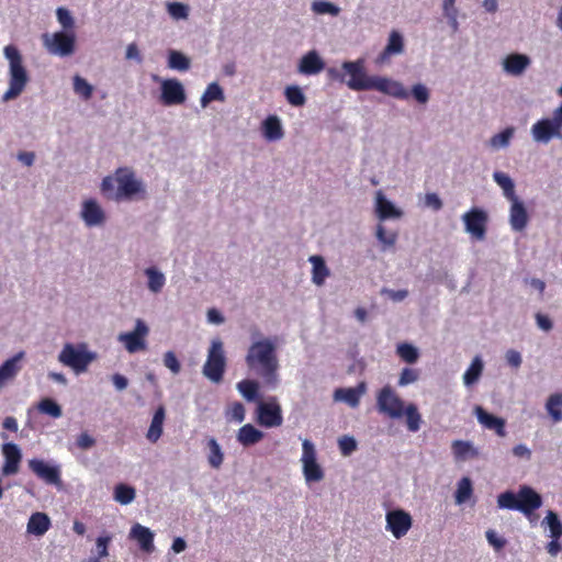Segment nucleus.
Here are the masks:
<instances>
[{
    "mask_svg": "<svg viewBox=\"0 0 562 562\" xmlns=\"http://www.w3.org/2000/svg\"><path fill=\"white\" fill-rule=\"evenodd\" d=\"M327 76L333 81L346 83L353 91L376 90L393 98L405 100L408 92L404 86L396 81L381 76H368L363 59L344 61L341 68L330 67Z\"/></svg>",
    "mask_w": 562,
    "mask_h": 562,
    "instance_id": "nucleus-1",
    "label": "nucleus"
},
{
    "mask_svg": "<svg viewBox=\"0 0 562 562\" xmlns=\"http://www.w3.org/2000/svg\"><path fill=\"white\" fill-rule=\"evenodd\" d=\"M246 363L249 370L256 372L265 386L276 389L279 384V361L276 352V345L266 338L250 345Z\"/></svg>",
    "mask_w": 562,
    "mask_h": 562,
    "instance_id": "nucleus-2",
    "label": "nucleus"
},
{
    "mask_svg": "<svg viewBox=\"0 0 562 562\" xmlns=\"http://www.w3.org/2000/svg\"><path fill=\"white\" fill-rule=\"evenodd\" d=\"M3 54L9 61V88L2 97V100L7 102L16 99L24 91L30 77L16 46L7 45Z\"/></svg>",
    "mask_w": 562,
    "mask_h": 562,
    "instance_id": "nucleus-3",
    "label": "nucleus"
},
{
    "mask_svg": "<svg viewBox=\"0 0 562 562\" xmlns=\"http://www.w3.org/2000/svg\"><path fill=\"white\" fill-rule=\"evenodd\" d=\"M94 359L95 355L89 351L85 344L75 346L67 342L58 356L59 362L71 368L77 374L86 372Z\"/></svg>",
    "mask_w": 562,
    "mask_h": 562,
    "instance_id": "nucleus-4",
    "label": "nucleus"
},
{
    "mask_svg": "<svg viewBox=\"0 0 562 562\" xmlns=\"http://www.w3.org/2000/svg\"><path fill=\"white\" fill-rule=\"evenodd\" d=\"M226 369V357L223 342L214 339L209 348L207 358L203 366V374L213 383H220Z\"/></svg>",
    "mask_w": 562,
    "mask_h": 562,
    "instance_id": "nucleus-5",
    "label": "nucleus"
},
{
    "mask_svg": "<svg viewBox=\"0 0 562 562\" xmlns=\"http://www.w3.org/2000/svg\"><path fill=\"white\" fill-rule=\"evenodd\" d=\"M378 411L391 418L404 416V402L390 386H383L376 395Z\"/></svg>",
    "mask_w": 562,
    "mask_h": 562,
    "instance_id": "nucleus-6",
    "label": "nucleus"
},
{
    "mask_svg": "<svg viewBox=\"0 0 562 562\" xmlns=\"http://www.w3.org/2000/svg\"><path fill=\"white\" fill-rule=\"evenodd\" d=\"M115 180L117 183L115 201L130 200L133 195L143 191L142 182L135 178V173L130 168L122 167L116 169Z\"/></svg>",
    "mask_w": 562,
    "mask_h": 562,
    "instance_id": "nucleus-7",
    "label": "nucleus"
},
{
    "mask_svg": "<svg viewBox=\"0 0 562 562\" xmlns=\"http://www.w3.org/2000/svg\"><path fill=\"white\" fill-rule=\"evenodd\" d=\"M303 474L307 482H318L324 479V471L316 460V449L312 441L304 439L302 442Z\"/></svg>",
    "mask_w": 562,
    "mask_h": 562,
    "instance_id": "nucleus-8",
    "label": "nucleus"
},
{
    "mask_svg": "<svg viewBox=\"0 0 562 562\" xmlns=\"http://www.w3.org/2000/svg\"><path fill=\"white\" fill-rule=\"evenodd\" d=\"M43 41L50 54L69 56L75 52L76 36L74 33L56 32L52 36L44 34Z\"/></svg>",
    "mask_w": 562,
    "mask_h": 562,
    "instance_id": "nucleus-9",
    "label": "nucleus"
},
{
    "mask_svg": "<svg viewBox=\"0 0 562 562\" xmlns=\"http://www.w3.org/2000/svg\"><path fill=\"white\" fill-rule=\"evenodd\" d=\"M385 520L386 530L396 539L403 538L413 525L412 516L404 509H393L387 512Z\"/></svg>",
    "mask_w": 562,
    "mask_h": 562,
    "instance_id": "nucleus-10",
    "label": "nucleus"
},
{
    "mask_svg": "<svg viewBox=\"0 0 562 562\" xmlns=\"http://www.w3.org/2000/svg\"><path fill=\"white\" fill-rule=\"evenodd\" d=\"M147 335V325L142 319H137L134 330L120 334L119 340L124 344L130 353H134L146 348L145 337Z\"/></svg>",
    "mask_w": 562,
    "mask_h": 562,
    "instance_id": "nucleus-11",
    "label": "nucleus"
},
{
    "mask_svg": "<svg viewBox=\"0 0 562 562\" xmlns=\"http://www.w3.org/2000/svg\"><path fill=\"white\" fill-rule=\"evenodd\" d=\"M462 220L465 225V229L473 237L481 240L485 237L487 214L485 211L479 207H472L470 211L463 214Z\"/></svg>",
    "mask_w": 562,
    "mask_h": 562,
    "instance_id": "nucleus-12",
    "label": "nucleus"
},
{
    "mask_svg": "<svg viewBox=\"0 0 562 562\" xmlns=\"http://www.w3.org/2000/svg\"><path fill=\"white\" fill-rule=\"evenodd\" d=\"M283 422L281 407L273 397L270 402H260L258 405V423L265 427H278Z\"/></svg>",
    "mask_w": 562,
    "mask_h": 562,
    "instance_id": "nucleus-13",
    "label": "nucleus"
},
{
    "mask_svg": "<svg viewBox=\"0 0 562 562\" xmlns=\"http://www.w3.org/2000/svg\"><path fill=\"white\" fill-rule=\"evenodd\" d=\"M187 99L182 83L177 79H166L161 82L160 101L164 105L182 104Z\"/></svg>",
    "mask_w": 562,
    "mask_h": 562,
    "instance_id": "nucleus-14",
    "label": "nucleus"
},
{
    "mask_svg": "<svg viewBox=\"0 0 562 562\" xmlns=\"http://www.w3.org/2000/svg\"><path fill=\"white\" fill-rule=\"evenodd\" d=\"M531 134L538 143H549L552 138H562V130L551 120L541 119L531 127Z\"/></svg>",
    "mask_w": 562,
    "mask_h": 562,
    "instance_id": "nucleus-15",
    "label": "nucleus"
},
{
    "mask_svg": "<svg viewBox=\"0 0 562 562\" xmlns=\"http://www.w3.org/2000/svg\"><path fill=\"white\" fill-rule=\"evenodd\" d=\"M30 470L41 480L47 484L60 483V471L57 467L49 465L44 460L31 459L29 460Z\"/></svg>",
    "mask_w": 562,
    "mask_h": 562,
    "instance_id": "nucleus-16",
    "label": "nucleus"
},
{
    "mask_svg": "<svg viewBox=\"0 0 562 562\" xmlns=\"http://www.w3.org/2000/svg\"><path fill=\"white\" fill-rule=\"evenodd\" d=\"M2 454L4 462L2 465L3 475H13L19 472L20 463L22 460V453L18 445L13 442H5L2 445Z\"/></svg>",
    "mask_w": 562,
    "mask_h": 562,
    "instance_id": "nucleus-17",
    "label": "nucleus"
},
{
    "mask_svg": "<svg viewBox=\"0 0 562 562\" xmlns=\"http://www.w3.org/2000/svg\"><path fill=\"white\" fill-rule=\"evenodd\" d=\"M518 510L525 515H530L541 507V496L529 486H521L517 493Z\"/></svg>",
    "mask_w": 562,
    "mask_h": 562,
    "instance_id": "nucleus-18",
    "label": "nucleus"
},
{
    "mask_svg": "<svg viewBox=\"0 0 562 562\" xmlns=\"http://www.w3.org/2000/svg\"><path fill=\"white\" fill-rule=\"evenodd\" d=\"M81 217L89 227L102 225L105 221L104 211L93 199L82 203Z\"/></svg>",
    "mask_w": 562,
    "mask_h": 562,
    "instance_id": "nucleus-19",
    "label": "nucleus"
},
{
    "mask_svg": "<svg viewBox=\"0 0 562 562\" xmlns=\"http://www.w3.org/2000/svg\"><path fill=\"white\" fill-rule=\"evenodd\" d=\"M24 357V352L21 351L10 359L5 360L0 367V390L3 389L8 383L12 382L22 367L20 364Z\"/></svg>",
    "mask_w": 562,
    "mask_h": 562,
    "instance_id": "nucleus-20",
    "label": "nucleus"
},
{
    "mask_svg": "<svg viewBox=\"0 0 562 562\" xmlns=\"http://www.w3.org/2000/svg\"><path fill=\"white\" fill-rule=\"evenodd\" d=\"M475 414L477 417V420L481 425H483L485 428L490 430H494L497 436L505 437L506 430L505 425L506 422L502 417L494 416L493 414L487 413L485 409H483L481 406H477L475 408Z\"/></svg>",
    "mask_w": 562,
    "mask_h": 562,
    "instance_id": "nucleus-21",
    "label": "nucleus"
},
{
    "mask_svg": "<svg viewBox=\"0 0 562 562\" xmlns=\"http://www.w3.org/2000/svg\"><path fill=\"white\" fill-rule=\"evenodd\" d=\"M512 202L509 210V222L512 228L516 232H521L528 224V213L524 203L518 199L509 200Z\"/></svg>",
    "mask_w": 562,
    "mask_h": 562,
    "instance_id": "nucleus-22",
    "label": "nucleus"
},
{
    "mask_svg": "<svg viewBox=\"0 0 562 562\" xmlns=\"http://www.w3.org/2000/svg\"><path fill=\"white\" fill-rule=\"evenodd\" d=\"M531 60L524 54H509L503 61L504 70L512 76H520L528 68Z\"/></svg>",
    "mask_w": 562,
    "mask_h": 562,
    "instance_id": "nucleus-23",
    "label": "nucleus"
},
{
    "mask_svg": "<svg viewBox=\"0 0 562 562\" xmlns=\"http://www.w3.org/2000/svg\"><path fill=\"white\" fill-rule=\"evenodd\" d=\"M325 68L324 60L316 50L306 53L300 60L299 71L303 75H316Z\"/></svg>",
    "mask_w": 562,
    "mask_h": 562,
    "instance_id": "nucleus-24",
    "label": "nucleus"
},
{
    "mask_svg": "<svg viewBox=\"0 0 562 562\" xmlns=\"http://www.w3.org/2000/svg\"><path fill=\"white\" fill-rule=\"evenodd\" d=\"M131 537L138 542L142 550L146 552L154 550V533L147 527L135 524L131 529Z\"/></svg>",
    "mask_w": 562,
    "mask_h": 562,
    "instance_id": "nucleus-25",
    "label": "nucleus"
},
{
    "mask_svg": "<svg viewBox=\"0 0 562 562\" xmlns=\"http://www.w3.org/2000/svg\"><path fill=\"white\" fill-rule=\"evenodd\" d=\"M366 391L364 383H360L357 387L337 389L335 391V400L344 401L351 407H357L360 403V397Z\"/></svg>",
    "mask_w": 562,
    "mask_h": 562,
    "instance_id": "nucleus-26",
    "label": "nucleus"
},
{
    "mask_svg": "<svg viewBox=\"0 0 562 562\" xmlns=\"http://www.w3.org/2000/svg\"><path fill=\"white\" fill-rule=\"evenodd\" d=\"M165 418H166V409H165V407L162 405H160L156 409V412H155V414L153 416L150 426H149V428L147 430V434H146V438L150 442L155 443L161 437Z\"/></svg>",
    "mask_w": 562,
    "mask_h": 562,
    "instance_id": "nucleus-27",
    "label": "nucleus"
},
{
    "mask_svg": "<svg viewBox=\"0 0 562 562\" xmlns=\"http://www.w3.org/2000/svg\"><path fill=\"white\" fill-rule=\"evenodd\" d=\"M404 50V40L400 32L392 31L383 52L380 54V60L384 61L393 55L401 54Z\"/></svg>",
    "mask_w": 562,
    "mask_h": 562,
    "instance_id": "nucleus-28",
    "label": "nucleus"
},
{
    "mask_svg": "<svg viewBox=\"0 0 562 562\" xmlns=\"http://www.w3.org/2000/svg\"><path fill=\"white\" fill-rule=\"evenodd\" d=\"M50 527L49 517L44 513H34L27 522V532L35 536H43Z\"/></svg>",
    "mask_w": 562,
    "mask_h": 562,
    "instance_id": "nucleus-29",
    "label": "nucleus"
},
{
    "mask_svg": "<svg viewBox=\"0 0 562 562\" xmlns=\"http://www.w3.org/2000/svg\"><path fill=\"white\" fill-rule=\"evenodd\" d=\"M376 213L380 220H387L391 217H400L401 211L397 210L381 191L376 192Z\"/></svg>",
    "mask_w": 562,
    "mask_h": 562,
    "instance_id": "nucleus-30",
    "label": "nucleus"
},
{
    "mask_svg": "<svg viewBox=\"0 0 562 562\" xmlns=\"http://www.w3.org/2000/svg\"><path fill=\"white\" fill-rule=\"evenodd\" d=\"M263 438V432L251 424H246L239 428L237 440L245 447L255 445Z\"/></svg>",
    "mask_w": 562,
    "mask_h": 562,
    "instance_id": "nucleus-31",
    "label": "nucleus"
},
{
    "mask_svg": "<svg viewBox=\"0 0 562 562\" xmlns=\"http://www.w3.org/2000/svg\"><path fill=\"white\" fill-rule=\"evenodd\" d=\"M263 135L269 140H278L283 137L281 122L277 115L268 116L262 123Z\"/></svg>",
    "mask_w": 562,
    "mask_h": 562,
    "instance_id": "nucleus-32",
    "label": "nucleus"
},
{
    "mask_svg": "<svg viewBox=\"0 0 562 562\" xmlns=\"http://www.w3.org/2000/svg\"><path fill=\"white\" fill-rule=\"evenodd\" d=\"M310 261L313 265L312 280L315 284L322 285L325 279L329 276V270L321 256H312Z\"/></svg>",
    "mask_w": 562,
    "mask_h": 562,
    "instance_id": "nucleus-33",
    "label": "nucleus"
},
{
    "mask_svg": "<svg viewBox=\"0 0 562 562\" xmlns=\"http://www.w3.org/2000/svg\"><path fill=\"white\" fill-rule=\"evenodd\" d=\"M493 179L502 188L503 193L507 200H514V198H517L515 193L514 181L507 173L495 171L493 173Z\"/></svg>",
    "mask_w": 562,
    "mask_h": 562,
    "instance_id": "nucleus-34",
    "label": "nucleus"
},
{
    "mask_svg": "<svg viewBox=\"0 0 562 562\" xmlns=\"http://www.w3.org/2000/svg\"><path fill=\"white\" fill-rule=\"evenodd\" d=\"M546 409L554 423L562 422V393L550 395L546 403Z\"/></svg>",
    "mask_w": 562,
    "mask_h": 562,
    "instance_id": "nucleus-35",
    "label": "nucleus"
},
{
    "mask_svg": "<svg viewBox=\"0 0 562 562\" xmlns=\"http://www.w3.org/2000/svg\"><path fill=\"white\" fill-rule=\"evenodd\" d=\"M190 59L181 52L170 49L168 52V67L178 71H187L190 68Z\"/></svg>",
    "mask_w": 562,
    "mask_h": 562,
    "instance_id": "nucleus-36",
    "label": "nucleus"
},
{
    "mask_svg": "<svg viewBox=\"0 0 562 562\" xmlns=\"http://www.w3.org/2000/svg\"><path fill=\"white\" fill-rule=\"evenodd\" d=\"M404 415L406 417L407 429L412 432H416L420 429L422 415L415 404L409 403L404 406Z\"/></svg>",
    "mask_w": 562,
    "mask_h": 562,
    "instance_id": "nucleus-37",
    "label": "nucleus"
},
{
    "mask_svg": "<svg viewBox=\"0 0 562 562\" xmlns=\"http://www.w3.org/2000/svg\"><path fill=\"white\" fill-rule=\"evenodd\" d=\"M136 497V491L133 486L120 483L114 487V499L121 505L131 504Z\"/></svg>",
    "mask_w": 562,
    "mask_h": 562,
    "instance_id": "nucleus-38",
    "label": "nucleus"
},
{
    "mask_svg": "<svg viewBox=\"0 0 562 562\" xmlns=\"http://www.w3.org/2000/svg\"><path fill=\"white\" fill-rule=\"evenodd\" d=\"M237 390L248 402L258 400L259 383L255 380H241L237 383Z\"/></svg>",
    "mask_w": 562,
    "mask_h": 562,
    "instance_id": "nucleus-39",
    "label": "nucleus"
},
{
    "mask_svg": "<svg viewBox=\"0 0 562 562\" xmlns=\"http://www.w3.org/2000/svg\"><path fill=\"white\" fill-rule=\"evenodd\" d=\"M145 274L148 278V289L154 293L160 292L166 282L165 276L155 267L147 268Z\"/></svg>",
    "mask_w": 562,
    "mask_h": 562,
    "instance_id": "nucleus-40",
    "label": "nucleus"
},
{
    "mask_svg": "<svg viewBox=\"0 0 562 562\" xmlns=\"http://www.w3.org/2000/svg\"><path fill=\"white\" fill-rule=\"evenodd\" d=\"M483 371V362L479 356H476L470 367L467 369L464 375H463V382L465 385H472L474 384L479 378L481 376Z\"/></svg>",
    "mask_w": 562,
    "mask_h": 562,
    "instance_id": "nucleus-41",
    "label": "nucleus"
},
{
    "mask_svg": "<svg viewBox=\"0 0 562 562\" xmlns=\"http://www.w3.org/2000/svg\"><path fill=\"white\" fill-rule=\"evenodd\" d=\"M207 447L210 449V454L207 458L209 463L212 468L218 469L224 460V454L222 452L221 446L218 445L215 438H210L207 441Z\"/></svg>",
    "mask_w": 562,
    "mask_h": 562,
    "instance_id": "nucleus-42",
    "label": "nucleus"
},
{
    "mask_svg": "<svg viewBox=\"0 0 562 562\" xmlns=\"http://www.w3.org/2000/svg\"><path fill=\"white\" fill-rule=\"evenodd\" d=\"M473 493V487H472V482L469 477H462L459 483H458V487H457V491H456V503L457 504H463L465 503L472 495Z\"/></svg>",
    "mask_w": 562,
    "mask_h": 562,
    "instance_id": "nucleus-43",
    "label": "nucleus"
},
{
    "mask_svg": "<svg viewBox=\"0 0 562 562\" xmlns=\"http://www.w3.org/2000/svg\"><path fill=\"white\" fill-rule=\"evenodd\" d=\"M223 89L216 83H210L201 97L202 106H206L212 101H223Z\"/></svg>",
    "mask_w": 562,
    "mask_h": 562,
    "instance_id": "nucleus-44",
    "label": "nucleus"
},
{
    "mask_svg": "<svg viewBox=\"0 0 562 562\" xmlns=\"http://www.w3.org/2000/svg\"><path fill=\"white\" fill-rule=\"evenodd\" d=\"M74 91L83 100H89L93 93V87L79 75H75L72 78Z\"/></svg>",
    "mask_w": 562,
    "mask_h": 562,
    "instance_id": "nucleus-45",
    "label": "nucleus"
},
{
    "mask_svg": "<svg viewBox=\"0 0 562 562\" xmlns=\"http://www.w3.org/2000/svg\"><path fill=\"white\" fill-rule=\"evenodd\" d=\"M37 409L53 418H59L63 415L61 407L52 398L46 397L40 401Z\"/></svg>",
    "mask_w": 562,
    "mask_h": 562,
    "instance_id": "nucleus-46",
    "label": "nucleus"
},
{
    "mask_svg": "<svg viewBox=\"0 0 562 562\" xmlns=\"http://www.w3.org/2000/svg\"><path fill=\"white\" fill-rule=\"evenodd\" d=\"M396 352L403 361L411 364L415 363L419 357L417 348L407 342L400 344L396 348Z\"/></svg>",
    "mask_w": 562,
    "mask_h": 562,
    "instance_id": "nucleus-47",
    "label": "nucleus"
},
{
    "mask_svg": "<svg viewBox=\"0 0 562 562\" xmlns=\"http://www.w3.org/2000/svg\"><path fill=\"white\" fill-rule=\"evenodd\" d=\"M452 452L457 460H465L470 454L473 457L476 452L473 450L472 446L468 441L463 440H454L452 442Z\"/></svg>",
    "mask_w": 562,
    "mask_h": 562,
    "instance_id": "nucleus-48",
    "label": "nucleus"
},
{
    "mask_svg": "<svg viewBox=\"0 0 562 562\" xmlns=\"http://www.w3.org/2000/svg\"><path fill=\"white\" fill-rule=\"evenodd\" d=\"M286 101L293 106H302L306 102V98L297 86H289L284 91Z\"/></svg>",
    "mask_w": 562,
    "mask_h": 562,
    "instance_id": "nucleus-49",
    "label": "nucleus"
},
{
    "mask_svg": "<svg viewBox=\"0 0 562 562\" xmlns=\"http://www.w3.org/2000/svg\"><path fill=\"white\" fill-rule=\"evenodd\" d=\"M544 522H547L549 529H550V537L551 538H561L562 536V522L559 519L558 515L553 512H548Z\"/></svg>",
    "mask_w": 562,
    "mask_h": 562,
    "instance_id": "nucleus-50",
    "label": "nucleus"
},
{
    "mask_svg": "<svg viewBox=\"0 0 562 562\" xmlns=\"http://www.w3.org/2000/svg\"><path fill=\"white\" fill-rule=\"evenodd\" d=\"M497 504L501 508L514 509L518 510V497L517 494L513 492H504L498 495Z\"/></svg>",
    "mask_w": 562,
    "mask_h": 562,
    "instance_id": "nucleus-51",
    "label": "nucleus"
},
{
    "mask_svg": "<svg viewBox=\"0 0 562 562\" xmlns=\"http://www.w3.org/2000/svg\"><path fill=\"white\" fill-rule=\"evenodd\" d=\"M514 130L512 127H507L498 134H495L490 143L493 147H506L509 144L510 138L513 137Z\"/></svg>",
    "mask_w": 562,
    "mask_h": 562,
    "instance_id": "nucleus-52",
    "label": "nucleus"
},
{
    "mask_svg": "<svg viewBox=\"0 0 562 562\" xmlns=\"http://www.w3.org/2000/svg\"><path fill=\"white\" fill-rule=\"evenodd\" d=\"M313 11L318 14H331V15H338L340 9L333 4L331 2L327 1H315L312 5Z\"/></svg>",
    "mask_w": 562,
    "mask_h": 562,
    "instance_id": "nucleus-53",
    "label": "nucleus"
},
{
    "mask_svg": "<svg viewBox=\"0 0 562 562\" xmlns=\"http://www.w3.org/2000/svg\"><path fill=\"white\" fill-rule=\"evenodd\" d=\"M419 378V371L413 368H404L400 374L398 385L405 386L416 382Z\"/></svg>",
    "mask_w": 562,
    "mask_h": 562,
    "instance_id": "nucleus-54",
    "label": "nucleus"
},
{
    "mask_svg": "<svg viewBox=\"0 0 562 562\" xmlns=\"http://www.w3.org/2000/svg\"><path fill=\"white\" fill-rule=\"evenodd\" d=\"M376 238L379 241H381L384 246L392 247L395 245L397 239V234L395 232L386 233L384 227L382 225H379L376 227Z\"/></svg>",
    "mask_w": 562,
    "mask_h": 562,
    "instance_id": "nucleus-55",
    "label": "nucleus"
},
{
    "mask_svg": "<svg viewBox=\"0 0 562 562\" xmlns=\"http://www.w3.org/2000/svg\"><path fill=\"white\" fill-rule=\"evenodd\" d=\"M168 13L177 20L187 19L189 15V8L181 2H171L168 4Z\"/></svg>",
    "mask_w": 562,
    "mask_h": 562,
    "instance_id": "nucleus-56",
    "label": "nucleus"
},
{
    "mask_svg": "<svg viewBox=\"0 0 562 562\" xmlns=\"http://www.w3.org/2000/svg\"><path fill=\"white\" fill-rule=\"evenodd\" d=\"M164 364L168 368L173 374H178L181 371V364L173 351H167L164 355Z\"/></svg>",
    "mask_w": 562,
    "mask_h": 562,
    "instance_id": "nucleus-57",
    "label": "nucleus"
},
{
    "mask_svg": "<svg viewBox=\"0 0 562 562\" xmlns=\"http://www.w3.org/2000/svg\"><path fill=\"white\" fill-rule=\"evenodd\" d=\"M116 183L115 177L108 176L102 180L101 183V192L102 194L110 199L115 200V191L114 184Z\"/></svg>",
    "mask_w": 562,
    "mask_h": 562,
    "instance_id": "nucleus-58",
    "label": "nucleus"
},
{
    "mask_svg": "<svg viewBox=\"0 0 562 562\" xmlns=\"http://www.w3.org/2000/svg\"><path fill=\"white\" fill-rule=\"evenodd\" d=\"M339 449L344 456L351 454L357 449V442L353 437L344 436L338 440Z\"/></svg>",
    "mask_w": 562,
    "mask_h": 562,
    "instance_id": "nucleus-59",
    "label": "nucleus"
},
{
    "mask_svg": "<svg viewBox=\"0 0 562 562\" xmlns=\"http://www.w3.org/2000/svg\"><path fill=\"white\" fill-rule=\"evenodd\" d=\"M58 22L65 30H71L75 25L70 12L65 8H58L56 11Z\"/></svg>",
    "mask_w": 562,
    "mask_h": 562,
    "instance_id": "nucleus-60",
    "label": "nucleus"
},
{
    "mask_svg": "<svg viewBox=\"0 0 562 562\" xmlns=\"http://www.w3.org/2000/svg\"><path fill=\"white\" fill-rule=\"evenodd\" d=\"M412 94L414 99L419 103H426L429 100L428 89L420 83H417L413 87Z\"/></svg>",
    "mask_w": 562,
    "mask_h": 562,
    "instance_id": "nucleus-61",
    "label": "nucleus"
},
{
    "mask_svg": "<svg viewBox=\"0 0 562 562\" xmlns=\"http://www.w3.org/2000/svg\"><path fill=\"white\" fill-rule=\"evenodd\" d=\"M486 539L488 543L497 551L502 550L506 546V540L498 537L492 529L486 531Z\"/></svg>",
    "mask_w": 562,
    "mask_h": 562,
    "instance_id": "nucleus-62",
    "label": "nucleus"
},
{
    "mask_svg": "<svg viewBox=\"0 0 562 562\" xmlns=\"http://www.w3.org/2000/svg\"><path fill=\"white\" fill-rule=\"evenodd\" d=\"M229 415L234 420L241 423L245 419L244 405L240 402L233 403L229 407Z\"/></svg>",
    "mask_w": 562,
    "mask_h": 562,
    "instance_id": "nucleus-63",
    "label": "nucleus"
},
{
    "mask_svg": "<svg viewBox=\"0 0 562 562\" xmlns=\"http://www.w3.org/2000/svg\"><path fill=\"white\" fill-rule=\"evenodd\" d=\"M95 443V440L87 432H81L77 438V446L80 449H90Z\"/></svg>",
    "mask_w": 562,
    "mask_h": 562,
    "instance_id": "nucleus-64",
    "label": "nucleus"
}]
</instances>
